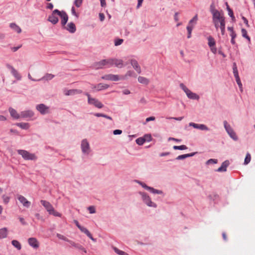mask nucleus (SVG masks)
<instances>
[{
	"label": "nucleus",
	"mask_w": 255,
	"mask_h": 255,
	"mask_svg": "<svg viewBox=\"0 0 255 255\" xmlns=\"http://www.w3.org/2000/svg\"><path fill=\"white\" fill-rule=\"evenodd\" d=\"M55 11H60L57 9H55L52 11L51 14L49 15L47 20L53 24L55 25L58 22L59 18L57 15H58L57 12H55Z\"/></svg>",
	"instance_id": "6"
},
{
	"label": "nucleus",
	"mask_w": 255,
	"mask_h": 255,
	"mask_svg": "<svg viewBox=\"0 0 255 255\" xmlns=\"http://www.w3.org/2000/svg\"><path fill=\"white\" fill-rule=\"evenodd\" d=\"M11 73L16 79H21V76L15 69H12V70L11 71Z\"/></svg>",
	"instance_id": "34"
},
{
	"label": "nucleus",
	"mask_w": 255,
	"mask_h": 255,
	"mask_svg": "<svg viewBox=\"0 0 255 255\" xmlns=\"http://www.w3.org/2000/svg\"><path fill=\"white\" fill-rule=\"evenodd\" d=\"M193 27V25H187L186 27L188 32L187 38H190L191 37V33Z\"/></svg>",
	"instance_id": "37"
},
{
	"label": "nucleus",
	"mask_w": 255,
	"mask_h": 255,
	"mask_svg": "<svg viewBox=\"0 0 255 255\" xmlns=\"http://www.w3.org/2000/svg\"><path fill=\"white\" fill-rule=\"evenodd\" d=\"M181 89H182L184 92L187 94V93L190 92V90L188 89L183 83H180L179 85Z\"/></svg>",
	"instance_id": "44"
},
{
	"label": "nucleus",
	"mask_w": 255,
	"mask_h": 255,
	"mask_svg": "<svg viewBox=\"0 0 255 255\" xmlns=\"http://www.w3.org/2000/svg\"><path fill=\"white\" fill-rule=\"evenodd\" d=\"M220 29L221 31V34L222 35H224L225 33V20L224 19H222L220 21Z\"/></svg>",
	"instance_id": "29"
},
{
	"label": "nucleus",
	"mask_w": 255,
	"mask_h": 255,
	"mask_svg": "<svg viewBox=\"0 0 255 255\" xmlns=\"http://www.w3.org/2000/svg\"><path fill=\"white\" fill-rule=\"evenodd\" d=\"M34 116V113L31 110L24 111L20 112V118H30Z\"/></svg>",
	"instance_id": "12"
},
{
	"label": "nucleus",
	"mask_w": 255,
	"mask_h": 255,
	"mask_svg": "<svg viewBox=\"0 0 255 255\" xmlns=\"http://www.w3.org/2000/svg\"><path fill=\"white\" fill-rule=\"evenodd\" d=\"M68 243L74 248L83 251L85 253H87L86 250L80 244L75 243L74 242L69 240Z\"/></svg>",
	"instance_id": "21"
},
{
	"label": "nucleus",
	"mask_w": 255,
	"mask_h": 255,
	"mask_svg": "<svg viewBox=\"0 0 255 255\" xmlns=\"http://www.w3.org/2000/svg\"><path fill=\"white\" fill-rule=\"evenodd\" d=\"M105 60L103 59L99 62H95L92 65V67L95 69H102L104 66H106L105 63Z\"/></svg>",
	"instance_id": "16"
},
{
	"label": "nucleus",
	"mask_w": 255,
	"mask_h": 255,
	"mask_svg": "<svg viewBox=\"0 0 255 255\" xmlns=\"http://www.w3.org/2000/svg\"><path fill=\"white\" fill-rule=\"evenodd\" d=\"M138 81L139 83L145 85H147L149 83L148 79L142 76H139L138 77Z\"/></svg>",
	"instance_id": "31"
},
{
	"label": "nucleus",
	"mask_w": 255,
	"mask_h": 255,
	"mask_svg": "<svg viewBox=\"0 0 255 255\" xmlns=\"http://www.w3.org/2000/svg\"><path fill=\"white\" fill-rule=\"evenodd\" d=\"M212 14L214 21H219L220 22L221 19H225V17L221 15L220 12L218 10L212 11Z\"/></svg>",
	"instance_id": "15"
},
{
	"label": "nucleus",
	"mask_w": 255,
	"mask_h": 255,
	"mask_svg": "<svg viewBox=\"0 0 255 255\" xmlns=\"http://www.w3.org/2000/svg\"><path fill=\"white\" fill-rule=\"evenodd\" d=\"M139 194L141 195V199L144 204H145L147 206L150 207L156 208L157 205L156 203L152 202L150 197L149 195L145 192H139Z\"/></svg>",
	"instance_id": "1"
},
{
	"label": "nucleus",
	"mask_w": 255,
	"mask_h": 255,
	"mask_svg": "<svg viewBox=\"0 0 255 255\" xmlns=\"http://www.w3.org/2000/svg\"><path fill=\"white\" fill-rule=\"evenodd\" d=\"M198 20V15L196 14L189 21L188 25H193V26L196 24Z\"/></svg>",
	"instance_id": "32"
},
{
	"label": "nucleus",
	"mask_w": 255,
	"mask_h": 255,
	"mask_svg": "<svg viewBox=\"0 0 255 255\" xmlns=\"http://www.w3.org/2000/svg\"><path fill=\"white\" fill-rule=\"evenodd\" d=\"M233 70L234 77H235L236 80L240 78L238 71L237 69V66L236 63H233Z\"/></svg>",
	"instance_id": "28"
},
{
	"label": "nucleus",
	"mask_w": 255,
	"mask_h": 255,
	"mask_svg": "<svg viewBox=\"0 0 255 255\" xmlns=\"http://www.w3.org/2000/svg\"><path fill=\"white\" fill-rule=\"evenodd\" d=\"M54 76H55L52 74L47 73L44 76L42 79L48 81L53 79Z\"/></svg>",
	"instance_id": "41"
},
{
	"label": "nucleus",
	"mask_w": 255,
	"mask_h": 255,
	"mask_svg": "<svg viewBox=\"0 0 255 255\" xmlns=\"http://www.w3.org/2000/svg\"><path fill=\"white\" fill-rule=\"evenodd\" d=\"M148 191L153 194H162L163 193L161 190L155 189L151 187H149Z\"/></svg>",
	"instance_id": "36"
},
{
	"label": "nucleus",
	"mask_w": 255,
	"mask_h": 255,
	"mask_svg": "<svg viewBox=\"0 0 255 255\" xmlns=\"http://www.w3.org/2000/svg\"><path fill=\"white\" fill-rule=\"evenodd\" d=\"M14 125L23 129H27L29 128V124L27 123H16Z\"/></svg>",
	"instance_id": "24"
},
{
	"label": "nucleus",
	"mask_w": 255,
	"mask_h": 255,
	"mask_svg": "<svg viewBox=\"0 0 255 255\" xmlns=\"http://www.w3.org/2000/svg\"><path fill=\"white\" fill-rule=\"evenodd\" d=\"M36 109L42 115H45L49 113V107L43 104L37 105L36 106Z\"/></svg>",
	"instance_id": "8"
},
{
	"label": "nucleus",
	"mask_w": 255,
	"mask_h": 255,
	"mask_svg": "<svg viewBox=\"0 0 255 255\" xmlns=\"http://www.w3.org/2000/svg\"><path fill=\"white\" fill-rule=\"evenodd\" d=\"M201 130H209V128L205 125L203 124H200L199 128Z\"/></svg>",
	"instance_id": "53"
},
{
	"label": "nucleus",
	"mask_w": 255,
	"mask_h": 255,
	"mask_svg": "<svg viewBox=\"0 0 255 255\" xmlns=\"http://www.w3.org/2000/svg\"><path fill=\"white\" fill-rule=\"evenodd\" d=\"M186 95L190 99L199 100L200 99L199 96L197 94L192 92L191 91H190L189 93H187Z\"/></svg>",
	"instance_id": "23"
},
{
	"label": "nucleus",
	"mask_w": 255,
	"mask_h": 255,
	"mask_svg": "<svg viewBox=\"0 0 255 255\" xmlns=\"http://www.w3.org/2000/svg\"><path fill=\"white\" fill-rule=\"evenodd\" d=\"M217 162H218V160L216 159H210L207 161L206 164H216V163H217Z\"/></svg>",
	"instance_id": "51"
},
{
	"label": "nucleus",
	"mask_w": 255,
	"mask_h": 255,
	"mask_svg": "<svg viewBox=\"0 0 255 255\" xmlns=\"http://www.w3.org/2000/svg\"><path fill=\"white\" fill-rule=\"evenodd\" d=\"M228 14L231 17L232 21H235L236 18L232 9L228 11Z\"/></svg>",
	"instance_id": "52"
},
{
	"label": "nucleus",
	"mask_w": 255,
	"mask_h": 255,
	"mask_svg": "<svg viewBox=\"0 0 255 255\" xmlns=\"http://www.w3.org/2000/svg\"><path fill=\"white\" fill-rule=\"evenodd\" d=\"M17 152L25 160H36L37 158L35 154L31 153L25 150L19 149L17 151Z\"/></svg>",
	"instance_id": "2"
},
{
	"label": "nucleus",
	"mask_w": 255,
	"mask_h": 255,
	"mask_svg": "<svg viewBox=\"0 0 255 255\" xmlns=\"http://www.w3.org/2000/svg\"><path fill=\"white\" fill-rule=\"evenodd\" d=\"M109 87V85L103 83H99L96 85H93L92 89H96L97 91H101L104 89H106Z\"/></svg>",
	"instance_id": "18"
},
{
	"label": "nucleus",
	"mask_w": 255,
	"mask_h": 255,
	"mask_svg": "<svg viewBox=\"0 0 255 255\" xmlns=\"http://www.w3.org/2000/svg\"><path fill=\"white\" fill-rule=\"evenodd\" d=\"M79 229L82 232L85 233L92 241H93L94 242H96V239L93 238V237H92V234L90 233V232L88 231V230L87 228H85V227H84L81 226V227H79Z\"/></svg>",
	"instance_id": "19"
},
{
	"label": "nucleus",
	"mask_w": 255,
	"mask_h": 255,
	"mask_svg": "<svg viewBox=\"0 0 255 255\" xmlns=\"http://www.w3.org/2000/svg\"><path fill=\"white\" fill-rule=\"evenodd\" d=\"M114 65L116 67L121 68L124 66L123 61L121 59H113Z\"/></svg>",
	"instance_id": "27"
},
{
	"label": "nucleus",
	"mask_w": 255,
	"mask_h": 255,
	"mask_svg": "<svg viewBox=\"0 0 255 255\" xmlns=\"http://www.w3.org/2000/svg\"><path fill=\"white\" fill-rule=\"evenodd\" d=\"M113 249H114V251L115 252V253H116L117 254H118L119 255H128V254L127 253L120 250L116 247H114Z\"/></svg>",
	"instance_id": "39"
},
{
	"label": "nucleus",
	"mask_w": 255,
	"mask_h": 255,
	"mask_svg": "<svg viewBox=\"0 0 255 255\" xmlns=\"http://www.w3.org/2000/svg\"><path fill=\"white\" fill-rule=\"evenodd\" d=\"M63 28L66 29L71 33H74L76 30V26L75 24L72 22L69 23L67 26L65 25V27H63Z\"/></svg>",
	"instance_id": "14"
},
{
	"label": "nucleus",
	"mask_w": 255,
	"mask_h": 255,
	"mask_svg": "<svg viewBox=\"0 0 255 255\" xmlns=\"http://www.w3.org/2000/svg\"><path fill=\"white\" fill-rule=\"evenodd\" d=\"M143 138L145 139V141H150L152 139V137L151 136V135L150 134H145L143 136H142Z\"/></svg>",
	"instance_id": "45"
},
{
	"label": "nucleus",
	"mask_w": 255,
	"mask_h": 255,
	"mask_svg": "<svg viewBox=\"0 0 255 255\" xmlns=\"http://www.w3.org/2000/svg\"><path fill=\"white\" fill-rule=\"evenodd\" d=\"M11 244L16 248L18 250H20L21 249V246L20 243L17 240H12L11 241Z\"/></svg>",
	"instance_id": "33"
},
{
	"label": "nucleus",
	"mask_w": 255,
	"mask_h": 255,
	"mask_svg": "<svg viewBox=\"0 0 255 255\" xmlns=\"http://www.w3.org/2000/svg\"><path fill=\"white\" fill-rule=\"evenodd\" d=\"M200 124H197L194 123H190L189 126L193 127L195 128L198 129Z\"/></svg>",
	"instance_id": "59"
},
{
	"label": "nucleus",
	"mask_w": 255,
	"mask_h": 255,
	"mask_svg": "<svg viewBox=\"0 0 255 255\" xmlns=\"http://www.w3.org/2000/svg\"><path fill=\"white\" fill-rule=\"evenodd\" d=\"M9 27L17 33H20L21 32L20 27L15 23H11L9 25Z\"/></svg>",
	"instance_id": "25"
},
{
	"label": "nucleus",
	"mask_w": 255,
	"mask_h": 255,
	"mask_svg": "<svg viewBox=\"0 0 255 255\" xmlns=\"http://www.w3.org/2000/svg\"><path fill=\"white\" fill-rule=\"evenodd\" d=\"M57 237L59 239L65 241H66L67 242H68L70 240L68 238H67L66 237H65L64 236H63V235H62L61 234H57Z\"/></svg>",
	"instance_id": "49"
},
{
	"label": "nucleus",
	"mask_w": 255,
	"mask_h": 255,
	"mask_svg": "<svg viewBox=\"0 0 255 255\" xmlns=\"http://www.w3.org/2000/svg\"><path fill=\"white\" fill-rule=\"evenodd\" d=\"M207 39L208 41V44L210 47L216 45V41L212 36H209V37H208Z\"/></svg>",
	"instance_id": "30"
},
{
	"label": "nucleus",
	"mask_w": 255,
	"mask_h": 255,
	"mask_svg": "<svg viewBox=\"0 0 255 255\" xmlns=\"http://www.w3.org/2000/svg\"><path fill=\"white\" fill-rule=\"evenodd\" d=\"M82 2L83 0H75L74 4L76 7H80L82 5Z\"/></svg>",
	"instance_id": "48"
},
{
	"label": "nucleus",
	"mask_w": 255,
	"mask_h": 255,
	"mask_svg": "<svg viewBox=\"0 0 255 255\" xmlns=\"http://www.w3.org/2000/svg\"><path fill=\"white\" fill-rule=\"evenodd\" d=\"M102 79L106 80H110L112 81H118L120 80L119 76L112 74H107L102 77Z\"/></svg>",
	"instance_id": "9"
},
{
	"label": "nucleus",
	"mask_w": 255,
	"mask_h": 255,
	"mask_svg": "<svg viewBox=\"0 0 255 255\" xmlns=\"http://www.w3.org/2000/svg\"><path fill=\"white\" fill-rule=\"evenodd\" d=\"M241 32L243 37L246 38L249 42L251 41V38L247 34V31L245 28H242Z\"/></svg>",
	"instance_id": "35"
},
{
	"label": "nucleus",
	"mask_w": 255,
	"mask_h": 255,
	"mask_svg": "<svg viewBox=\"0 0 255 255\" xmlns=\"http://www.w3.org/2000/svg\"><path fill=\"white\" fill-rule=\"evenodd\" d=\"M230 165V162L228 160L224 161L221 166L216 171L217 172H225L227 171V167Z\"/></svg>",
	"instance_id": "17"
},
{
	"label": "nucleus",
	"mask_w": 255,
	"mask_h": 255,
	"mask_svg": "<svg viewBox=\"0 0 255 255\" xmlns=\"http://www.w3.org/2000/svg\"><path fill=\"white\" fill-rule=\"evenodd\" d=\"M84 94L88 97V103L89 105H93L99 109L104 107V105L101 102L96 98H92L88 93L86 92Z\"/></svg>",
	"instance_id": "3"
},
{
	"label": "nucleus",
	"mask_w": 255,
	"mask_h": 255,
	"mask_svg": "<svg viewBox=\"0 0 255 255\" xmlns=\"http://www.w3.org/2000/svg\"><path fill=\"white\" fill-rule=\"evenodd\" d=\"M81 146L83 153L88 154L90 153V145L87 139H84L82 140Z\"/></svg>",
	"instance_id": "7"
},
{
	"label": "nucleus",
	"mask_w": 255,
	"mask_h": 255,
	"mask_svg": "<svg viewBox=\"0 0 255 255\" xmlns=\"http://www.w3.org/2000/svg\"><path fill=\"white\" fill-rule=\"evenodd\" d=\"M28 243L29 245L34 249H37L39 247V243L37 240L35 238H30L28 239Z\"/></svg>",
	"instance_id": "13"
},
{
	"label": "nucleus",
	"mask_w": 255,
	"mask_h": 255,
	"mask_svg": "<svg viewBox=\"0 0 255 255\" xmlns=\"http://www.w3.org/2000/svg\"><path fill=\"white\" fill-rule=\"evenodd\" d=\"M88 210L90 214H94L96 213V209L94 206H89L88 208Z\"/></svg>",
	"instance_id": "55"
},
{
	"label": "nucleus",
	"mask_w": 255,
	"mask_h": 255,
	"mask_svg": "<svg viewBox=\"0 0 255 255\" xmlns=\"http://www.w3.org/2000/svg\"><path fill=\"white\" fill-rule=\"evenodd\" d=\"M18 199L19 201L22 204L23 206L28 208L31 205V203L28 201L24 196L22 195H19L18 196Z\"/></svg>",
	"instance_id": "11"
},
{
	"label": "nucleus",
	"mask_w": 255,
	"mask_h": 255,
	"mask_svg": "<svg viewBox=\"0 0 255 255\" xmlns=\"http://www.w3.org/2000/svg\"><path fill=\"white\" fill-rule=\"evenodd\" d=\"M224 126L226 131L230 135V137L235 141L238 140V137L236 133L226 121H224Z\"/></svg>",
	"instance_id": "4"
},
{
	"label": "nucleus",
	"mask_w": 255,
	"mask_h": 255,
	"mask_svg": "<svg viewBox=\"0 0 255 255\" xmlns=\"http://www.w3.org/2000/svg\"><path fill=\"white\" fill-rule=\"evenodd\" d=\"M155 120V118L153 116L149 117L148 118H147L145 120V122L144 123V125H145L146 123L149 122L150 121H153Z\"/></svg>",
	"instance_id": "56"
},
{
	"label": "nucleus",
	"mask_w": 255,
	"mask_h": 255,
	"mask_svg": "<svg viewBox=\"0 0 255 255\" xmlns=\"http://www.w3.org/2000/svg\"><path fill=\"white\" fill-rule=\"evenodd\" d=\"M208 198L210 199L213 200L214 201V200L217 199L219 198V195H217V194H214L213 195H210L208 196Z\"/></svg>",
	"instance_id": "54"
},
{
	"label": "nucleus",
	"mask_w": 255,
	"mask_h": 255,
	"mask_svg": "<svg viewBox=\"0 0 255 255\" xmlns=\"http://www.w3.org/2000/svg\"><path fill=\"white\" fill-rule=\"evenodd\" d=\"M105 60V65L108 66L109 67L114 65L113 59H107Z\"/></svg>",
	"instance_id": "43"
},
{
	"label": "nucleus",
	"mask_w": 255,
	"mask_h": 255,
	"mask_svg": "<svg viewBox=\"0 0 255 255\" xmlns=\"http://www.w3.org/2000/svg\"><path fill=\"white\" fill-rule=\"evenodd\" d=\"M183 118H184L183 117H178V118H175V117L167 118V119H174L175 120L179 121H181Z\"/></svg>",
	"instance_id": "62"
},
{
	"label": "nucleus",
	"mask_w": 255,
	"mask_h": 255,
	"mask_svg": "<svg viewBox=\"0 0 255 255\" xmlns=\"http://www.w3.org/2000/svg\"><path fill=\"white\" fill-rule=\"evenodd\" d=\"M127 76L135 77L136 76V75L133 71L129 70L128 71L126 74L125 75V77Z\"/></svg>",
	"instance_id": "46"
},
{
	"label": "nucleus",
	"mask_w": 255,
	"mask_h": 255,
	"mask_svg": "<svg viewBox=\"0 0 255 255\" xmlns=\"http://www.w3.org/2000/svg\"><path fill=\"white\" fill-rule=\"evenodd\" d=\"M130 64L136 71L140 74L141 73V69L137 61L135 59H131Z\"/></svg>",
	"instance_id": "20"
},
{
	"label": "nucleus",
	"mask_w": 255,
	"mask_h": 255,
	"mask_svg": "<svg viewBox=\"0 0 255 255\" xmlns=\"http://www.w3.org/2000/svg\"><path fill=\"white\" fill-rule=\"evenodd\" d=\"M40 203L44 207L49 214L54 208L52 205L47 201L41 200Z\"/></svg>",
	"instance_id": "10"
},
{
	"label": "nucleus",
	"mask_w": 255,
	"mask_h": 255,
	"mask_svg": "<svg viewBox=\"0 0 255 255\" xmlns=\"http://www.w3.org/2000/svg\"><path fill=\"white\" fill-rule=\"evenodd\" d=\"M122 133V130L121 129H115L113 131V133L115 135H119Z\"/></svg>",
	"instance_id": "63"
},
{
	"label": "nucleus",
	"mask_w": 255,
	"mask_h": 255,
	"mask_svg": "<svg viewBox=\"0 0 255 255\" xmlns=\"http://www.w3.org/2000/svg\"><path fill=\"white\" fill-rule=\"evenodd\" d=\"M8 111L10 113V116L13 119H18L20 118V114H18L16 111L15 109H13L12 108H9L8 109Z\"/></svg>",
	"instance_id": "22"
},
{
	"label": "nucleus",
	"mask_w": 255,
	"mask_h": 255,
	"mask_svg": "<svg viewBox=\"0 0 255 255\" xmlns=\"http://www.w3.org/2000/svg\"><path fill=\"white\" fill-rule=\"evenodd\" d=\"M55 12L58 13V15L60 16L61 19V23L62 27H65L68 20V16L67 13L64 11H55Z\"/></svg>",
	"instance_id": "5"
},
{
	"label": "nucleus",
	"mask_w": 255,
	"mask_h": 255,
	"mask_svg": "<svg viewBox=\"0 0 255 255\" xmlns=\"http://www.w3.org/2000/svg\"><path fill=\"white\" fill-rule=\"evenodd\" d=\"M135 181L141 185L144 189L148 191L150 186H147L145 183L140 181L135 180Z\"/></svg>",
	"instance_id": "38"
},
{
	"label": "nucleus",
	"mask_w": 255,
	"mask_h": 255,
	"mask_svg": "<svg viewBox=\"0 0 255 255\" xmlns=\"http://www.w3.org/2000/svg\"><path fill=\"white\" fill-rule=\"evenodd\" d=\"M105 15L103 13H99V18H100V20L101 21H103L105 19Z\"/></svg>",
	"instance_id": "64"
},
{
	"label": "nucleus",
	"mask_w": 255,
	"mask_h": 255,
	"mask_svg": "<svg viewBox=\"0 0 255 255\" xmlns=\"http://www.w3.org/2000/svg\"><path fill=\"white\" fill-rule=\"evenodd\" d=\"M7 229L5 227L0 229V239L5 238L7 235Z\"/></svg>",
	"instance_id": "26"
},
{
	"label": "nucleus",
	"mask_w": 255,
	"mask_h": 255,
	"mask_svg": "<svg viewBox=\"0 0 255 255\" xmlns=\"http://www.w3.org/2000/svg\"><path fill=\"white\" fill-rule=\"evenodd\" d=\"M71 12L73 15H75L77 18H78L79 14L76 12L75 7L74 6L72 7Z\"/></svg>",
	"instance_id": "57"
},
{
	"label": "nucleus",
	"mask_w": 255,
	"mask_h": 255,
	"mask_svg": "<svg viewBox=\"0 0 255 255\" xmlns=\"http://www.w3.org/2000/svg\"><path fill=\"white\" fill-rule=\"evenodd\" d=\"M75 91L76 90H75V89L69 90L67 91V93H66L65 94L66 95H74L75 94Z\"/></svg>",
	"instance_id": "60"
},
{
	"label": "nucleus",
	"mask_w": 255,
	"mask_h": 255,
	"mask_svg": "<svg viewBox=\"0 0 255 255\" xmlns=\"http://www.w3.org/2000/svg\"><path fill=\"white\" fill-rule=\"evenodd\" d=\"M242 19H243V20L244 21V22L245 23V24L246 25V26L247 27H250V25L249 24V23H248V19L244 16H242Z\"/></svg>",
	"instance_id": "61"
},
{
	"label": "nucleus",
	"mask_w": 255,
	"mask_h": 255,
	"mask_svg": "<svg viewBox=\"0 0 255 255\" xmlns=\"http://www.w3.org/2000/svg\"><path fill=\"white\" fill-rule=\"evenodd\" d=\"M135 142L138 145H142L145 142V139L143 137H140L135 140Z\"/></svg>",
	"instance_id": "40"
},
{
	"label": "nucleus",
	"mask_w": 255,
	"mask_h": 255,
	"mask_svg": "<svg viewBox=\"0 0 255 255\" xmlns=\"http://www.w3.org/2000/svg\"><path fill=\"white\" fill-rule=\"evenodd\" d=\"M49 214L52 215L55 217H61V214L59 212H57L56 211H55L54 208L51 211V212H50Z\"/></svg>",
	"instance_id": "47"
},
{
	"label": "nucleus",
	"mask_w": 255,
	"mask_h": 255,
	"mask_svg": "<svg viewBox=\"0 0 255 255\" xmlns=\"http://www.w3.org/2000/svg\"><path fill=\"white\" fill-rule=\"evenodd\" d=\"M124 40L123 39L118 38L115 40V45L119 46L123 42Z\"/></svg>",
	"instance_id": "50"
},
{
	"label": "nucleus",
	"mask_w": 255,
	"mask_h": 255,
	"mask_svg": "<svg viewBox=\"0 0 255 255\" xmlns=\"http://www.w3.org/2000/svg\"><path fill=\"white\" fill-rule=\"evenodd\" d=\"M251 159V156L249 153H247L244 160V164L247 165L250 163Z\"/></svg>",
	"instance_id": "42"
},
{
	"label": "nucleus",
	"mask_w": 255,
	"mask_h": 255,
	"mask_svg": "<svg viewBox=\"0 0 255 255\" xmlns=\"http://www.w3.org/2000/svg\"><path fill=\"white\" fill-rule=\"evenodd\" d=\"M2 198L3 200V202L5 204H7L9 202V197L7 196H5V195L2 196Z\"/></svg>",
	"instance_id": "58"
}]
</instances>
